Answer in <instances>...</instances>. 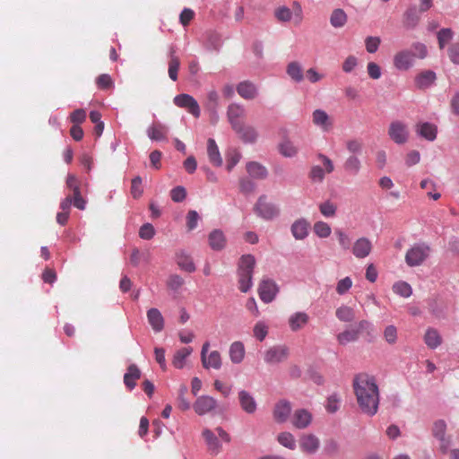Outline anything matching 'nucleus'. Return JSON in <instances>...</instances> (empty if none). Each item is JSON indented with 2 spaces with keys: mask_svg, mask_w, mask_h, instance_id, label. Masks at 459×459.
Segmentation results:
<instances>
[{
  "mask_svg": "<svg viewBox=\"0 0 459 459\" xmlns=\"http://www.w3.org/2000/svg\"><path fill=\"white\" fill-rule=\"evenodd\" d=\"M415 84L419 89H426L430 86V70L420 74L415 79Z\"/></svg>",
  "mask_w": 459,
  "mask_h": 459,
  "instance_id": "3c124183",
  "label": "nucleus"
},
{
  "mask_svg": "<svg viewBox=\"0 0 459 459\" xmlns=\"http://www.w3.org/2000/svg\"><path fill=\"white\" fill-rule=\"evenodd\" d=\"M352 287V280L351 277L347 276L343 279H341L336 285V292L339 295H344L347 293L350 289Z\"/></svg>",
  "mask_w": 459,
  "mask_h": 459,
  "instance_id": "4d7b16f0",
  "label": "nucleus"
},
{
  "mask_svg": "<svg viewBox=\"0 0 459 459\" xmlns=\"http://www.w3.org/2000/svg\"><path fill=\"white\" fill-rule=\"evenodd\" d=\"M299 446L304 453L314 455L320 447V440L314 434L303 435L300 437Z\"/></svg>",
  "mask_w": 459,
  "mask_h": 459,
  "instance_id": "2eb2a0df",
  "label": "nucleus"
},
{
  "mask_svg": "<svg viewBox=\"0 0 459 459\" xmlns=\"http://www.w3.org/2000/svg\"><path fill=\"white\" fill-rule=\"evenodd\" d=\"M335 316L340 321L350 323L355 319V311L352 307L342 305L336 309Z\"/></svg>",
  "mask_w": 459,
  "mask_h": 459,
  "instance_id": "4c0bfd02",
  "label": "nucleus"
},
{
  "mask_svg": "<svg viewBox=\"0 0 459 459\" xmlns=\"http://www.w3.org/2000/svg\"><path fill=\"white\" fill-rule=\"evenodd\" d=\"M358 339L359 334L355 328L347 329L337 335V340L342 345H346L349 342H356Z\"/></svg>",
  "mask_w": 459,
  "mask_h": 459,
  "instance_id": "79ce46f5",
  "label": "nucleus"
},
{
  "mask_svg": "<svg viewBox=\"0 0 459 459\" xmlns=\"http://www.w3.org/2000/svg\"><path fill=\"white\" fill-rule=\"evenodd\" d=\"M218 406V402L212 396L201 395L193 404V409L199 416L212 412Z\"/></svg>",
  "mask_w": 459,
  "mask_h": 459,
  "instance_id": "f8f14e48",
  "label": "nucleus"
},
{
  "mask_svg": "<svg viewBox=\"0 0 459 459\" xmlns=\"http://www.w3.org/2000/svg\"><path fill=\"white\" fill-rule=\"evenodd\" d=\"M254 211L259 218L264 221H273L280 215V208L278 205L268 202L265 195H262L258 197Z\"/></svg>",
  "mask_w": 459,
  "mask_h": 459,
  "instance_id": "20e7f679",
  "label": "nucleus"
},
{
  "mask_svg": "<svg viewBox=\"0 0 459 459\" xmlns=\"http://www.w3.org/2000/svg\"><path fill=\"white\" fill-rule=\"evenodd\" d=\"M393 290L395 294L403 297L409 298L412 294V289L406 281H397L393 285Z\"/></svg>",
  "mask_w": 459,
  "mask_h": 459,
  "instance_id": "37998d69",
  "label": "nucleus"
},
{
  "mask_svg": "<svg viewBox=\"0 0 459 459\" xmlns=\"http://www.w3.org/2000/svg\"><path fill=\"white\" fill-rule=\"evenodd\" d=\"M278 442L290 450H294L296 448V441L293 435L290 432H281L278 435L277 437Z\"/></svg>",
  "mask_w": 459,
  "mask_h": 459,
  "instance_id": "49530a36",
  "label": "nucleus"
},
{
  "mask_svg": "<svg viewBox=\"0 0 459 459\" xmlns=\"http://www.w3.org/2000/svg\"><path fill=\"white\" fill-rule=\"evenodd\" d=\"M290 412V403L287 400H281L274 406L273 417L277 422L283 423L289 419Z\"/></svg>",
  "mask_w": 459,
  "mask_h": 459,
  "instance_id": "5701e85b",
  "label": "nucleus"
},
{
  "mask_svg": "<svg viewBox=\"0 0 459 459\" xmlns=\"http://www.w3.org/2000/svg\"><path fill=\"white\" fill-rule=\"evenodd\" d=\"M384 338L389 344H394L397 340V329L394 325H390L385 328Z\"/></svg>",
  "mask_w": 459,
  "mask_h": 459,
  "instance_id": "0e129e2a",
  "label": "nucleus"
},
{
  "mask_svg": "<svg viewBox=\"0 0 459 459\" xmlns=\"http://www.w3.org/2000/svg\"><path fill=\"white\" fill-rule=\"evenodd\" d=\"M245 143H255L258 133L256 129L251 126H245L244 123L238 126V128L233 129Z\"/></svg>",
  "mask_w": 459,
  "mask_h": 459,
  "instance_id": "b1692460",
  "label": "nucleus"
},
{
  "mask_svg": "<svg viewBox=\"0 0 459 459\" xmlns=\"http://www.w3.org/2000/svg\"><path fill=\"white\" fill-rule=\"evenodd\" d=\"M207 154L209 160L216 167L222 165V158L221 156L218 145L214 139L209 138L207 141Z\"/></svg>",
  "mask_w": 459,
  "mask_h": 459,
  "instance_id": "7c9ffc66",
  "label": "nucleus"
},
{
  "mask_svg": "<svg viewBox=\"0 0 459 459\" xmlns=\"http://www.w3.org/2000/svg\"><path fill=\"white\" fill-rule=\"evenodd\" d=\"M180 66V61L178 56H174V51H170V60L169 62V76L176 82L178 80V72Z\"/></svg>",
  "mask_w": 459,
  "mask_h": 459,
  "instance_id": "c03bdc74",
  "label": "nucleus"
},
{
  "mask_svg": "<svg viewBox=\"0 0 459 459\" xmlns=\"http://www.w3.org/2000/svg\"><path fill=\"white\" fill-rule=\"evenodd\" d=\"M313 230H314L315 234L321 238H328L332 232L330 225L328 223H326L325 221H316L314 224Z\"/></svg>",
  "mask_w": 459,
  "mask_h": 459,
  "instance_id": "a18cd8bd",
  "label": "nucleus"
},
{
  "mask_svg": "<svg viewBox=\"0 0 459 459\" xmlns=\"http://www.w3.org/2000/svg\"><path fill=\"white\" fill-rule=\"evenodd\" d=\"M430 8V0H420V5L411 4L403 14V24L406 30H414L421 15Z\"/></svg>",
  "mask_w": 459,
  "mask_h": 459,
  "instance_id": "7ed1b4c3",
  "label": "nucleus"
},
{
  "mask_svg": "<svg viewBox=\"0 0 459 459\" xmlns=\"http://www.w3.org/2000/svg\"><path fill=\"white\" fill-rule=\"evenodd\" d=\"M238 402L241 409L247 414H253L257 410V403L255 397L246 390L238 392Z\"/></svg>",
  "mask_w": 459,
  "mask_h": 459,
  "instance_id": "dca6fc26",
  "label": "nucleus"
},
{
  "mask_svg": "<svg viewBox=\"0 0 459 459\" xmlns=\"http://www.w3.org/2000/svg\"><path fill=\"white\" fill-rule=\"evenodd\" d=\"M279 152L285 158L295 157L299 152V148L290 138L284 137L278 144Z\"/></svg>",
  "mask_w": 459,
  "mask_h": 459,
  "instance_id": "2f4dec72",
  "label": "nucleus"
},
{
  "mask_svg": "<svg viewBox=\"0 0 459 459\" xmlns=\"http://www.w3.org/2000/svg\"><path fill=\"white\" fill-rule=\"evenodd\" d=\"M309 227V222L305 218H300L291 224L290 232L296 240H303L308 236Z\"/></svg>",
  "mask_w": 459,
  "mask_h": 459,
  "instance_id": "f3484780",
  "label": "nucleus"
},
{
  "mask_svg": "<svg viewBox=\"0 0 459 459\" xmlns=\"http://www.w3.org/2000/svg\"><path fill=\"white\" fill-rule=\"evenodd\" d=\"M202 363L205 368H212L214 369H220L221 368V359L220 352L217 351H212L208 357H205V360L202 361Z\"/></svg>",
  "mask_w": 459,
  "mask_h": 459,
  "instance_id": "ea45409f",
  "label": "nucleus"
},
{
  "mask_svg": "<svg viewBox=\"0 0 459 459\" xmlns=\"http://www.w3.org/2000/svg\"><path fill=\"white\" fill-rule=\"evenodd\" d=\"M186 197V190L182 186H178L171 189L170 191V198L175 203H181Z\"/></svg>",
  "mask_w": 459,
  "mask_h": 459,
  "instance_id": "6e6d98bb",
  "label": "nucleus"
},
{
  "mask_svg": "<svg viewBox=\"0 0 459 459\" xmlns=\"http://www.w3.org/2000/svg\"><path fill=\"white\" fill-rule=\"evenodd\" d=\"M203 437L204 438L205 444L209 453L212 455H217L221 451V443L216 435L209 429L203 430Z\"/></svg>",
  "mask_w": 459,
  "mask_h": 459,
  "instance_id": "aec40b11",
  "label": "nucleus"
},
{
  "mask_svg": "<svg viewBox=\"0 0 459 459\" xmlns=\"http://www.w3.org/2000/svg\"><path fill=\"white\" fill-rule=\"evenodd\" d=\"M308 321V316L305 312H296L289 318V325L293 332L302 328Z\"/></svg>",
  "mask_w": 459,
  "mask_h": 459,
  "instance_id": "c9c22d12",
  "label": "nucleus"
},
{
  "mask_svg": "<svg viewBox=\"0 0 459 459\" xmlns=\"http://www.w3.org/2000/svg\"><path fill=\"white\" fill-rule=\"evenodd\" d=\"M191 347H184L176 351L172 364L176 368L181 369L184 368L186 358L192 353Z\"/></svg>",
  "mask_w": 459,
  "mask_h": 459,
  "instance_id": "e433bc0d",
  "label": "nucleus"
},
{
  "mask_svg": "<svg viewBox=\"0 0 459 459\" xmlns=\"http://www.w3.org/2000/svg\"><path fill=\"white\" fill-rule=\"evenodd\" d=\"M66 187L69 188L74 196L81 195L80 184L77 178L73 174H68L66 178Z\"/></svg>",
  "mask_w": 459,
  "mask_h": 459,
  "instance_id": "bf43d9fd",
  "label": "nucleus"
},
{
  "mask_svg": "<svg viewBox=\"0 0 459 459\" xmlns=\"http://www.w3.org/2000/svg\"><path fill=\"white\" fill-rule=\"evenodd\" d=\"M353 389L361 411L372 417L377 414L379 405V390L373 377L359 374L353 379Z\"/></svg>",
  "mask_w": 459,
  "mask_h": 459,
  "instance_id": "f257e3e1",
  "label": "nucleus"
},
{
  "mask_svg": "<svg viewBox=\"0 0 459 459\" xmlns=\"http://www.w3.org/2000/svg\"><path fill=\"white\" fill-rule=\"evenodd\" d=\"M204 107L207 110V112L216 113V110L220 108V95L219 92L212 89L207 91Z\"/></svg>",
  "mask_w": 459,
  "mask_h": 459,
  "instance_id": "c756f323",
  "label": "nucleus"
},
{
  "mask_svg": "<svg viewBox=\"0 0 459 459\" xmlns=\"http://www.w3.org/2000/svg\"><path fill=\"white\" fill-rule=\"evenodd\" d=\"M313 123L324 131H328L333 123L328 114L323 109H316L312 114Z\"/></svg>",
  "mask_w": 459,
  "mask_h": 459,
  "instance_id": "c85d7f7f",
  "label": "nucleus"
},
{
  "mask_svg": "<svg viewBox=\"0 0 459 459\" xmlns=\"http://www.w3.org/2000/svg\"><path fill=\"white\" fill-rule=\"evenodd\" d=\"M237 92L245 100H254L258 96V89L250 81L240 82L236 87Z\"/></svg>",
  "mask_w": 459,
  "mask_h": 459,
  "instance_id": "4be33fe9",
  "label": "nucleus"
},
{
  "mask_svg": "<svg viewBox=\"0 0 459 459\" xmlns=\"http://www.w3.org/2000/svg\"><path fill=\"white\" fill-rule=\"evenodd\" d=\"M200 216L196 211L191 210L186 215V226L188 230H193L197 227Z\"/></svg>",
  "mask_w": 459,
  "mask_h": 459,
  "instance_id": "774afa93",
  "label": "nucleus"
},
{
  "mask_svg": "<svg viewBox=\"0 0 459 459\" xmlns=\"http://www.w3.org/2000/svg\"><path fill=\"white\" fill-rule=\"evenodd\" d=\"M187 393V386L181 385L178 390V408L182 411H187L191 408V403L186 398V394Z\"/></svg>",
  "mask_w": 459,
  "mask_h": 459,
  "instance_id": "09e8293b",
  "label": "nucleus"
},
{
  "mask_svg": "<svg viewBox=\"0 0 459 459\" xmlns=\"http://www.w3.org/2000/svg\"><path fill=\"white\" fill-rule=\"evenodd\" d=\"M343 169L350 176H357L361 169V161L356 155H350L343 162Z\"/></svg>",
  "mask_w": 459,
  "mask_h": 459,
  "instance_id": "72a5a7b5",
  "label": "nucleus"
},
{
  "mask_svg": "<svg viewBox=\"0 0 459 459\" xmlns=\"http://www.w3.org/2000/svg\"><path fill=\"white\" fill-rule=\"evenodd\" d=\"M355 330L358 331V334L359 335L361 333H367L368 335H373L374 333V325L371 322L368 320H361L358 323L357 326L354 327Z\"/></svg>",
  "mask_w": 459,
  "mask_h": 459,
  "instance_id": "69168bd1",
  "label": "nucleus"
},
{
  "mask_svg": "<svg viewBox=\"0 0 459 459\" xmlns=\"http://www.w3.org/2000/svg\"><path fill=\"white\" fill-rule=\"evenodd\" d=\"M155 235L154 227L151 223H144L139 230V237L143 239H152Z\"/></svg>",
  "mask_w": 459,
  "mask_h": 459,
  "instance_id": "e2e57ef3",
  "label": "nucleus"
},
{
  "mask_svg": "<svg viewBox=\"0 0 459 459\" xmlns=\"http://www.w3.org/2000/svg\"><path fill=\"white\" fill-rule=\"evenodd\" d=\"M209 246L214 251L222 250L226 246V238L222 230H213L208 237Z\"/></svg>",
  "mask_w": 459,
  "mask_h": 459,
  "instance_id": "bb28decb",
  "label": "nucleus"
},
{
  "mask_svg": "<svg viewBox=\"0 0 459 459\" xmlns=\"http://www.w3.org/2000/svg\"><path fill=\"white\" fill-rule=\"evenodd\" d=\"M254 335L255 337L259 340L260 342L264 341L268 333V327L267 325L262 322L259 321L255 324L254 326Z\"/></svg>",
  "mask_w": 459,
  "mask_h": 459,
  "instance_id": "052dcab7",
  "label": "nucleus"
},
{
  "mask_svg": "<svg viewBox=\"0 0 459 459\" xmlns=\"http://www.w3.org/2000/svg\"><path fill=\"white\" fill-rule=\"evenodd\" d=\"M147 319L155 333H160L164 328V317L158 308L152 307L147 311Z\"/></svg>",
  "mask_w": 459,
  "mask_h": 459,
  "instance_id": "393cba45",
  "label": "nucleus"
},
{
  "mask_svg": "<svg viewBox=\"0 0 459 459\" xmlns=\"http://www.w3.org/2000/svg\"><path fill=\"white\" fill-rule=\"evenodd\" d=\"M177 264L178 267L187 273H194L196 269L192 258L185 251L177 254Z\"/></svg>",
  "mask_w": 459,
  "mask_h": 459,
  "instance_id": "f704fd0d",
  "label": "nucleus"
},
{
  "mask_svg": "<svg viewBox=\"0 0 459 459\" xmlns=\"http://www.w3.org/2000/svg\"><path fill=\"white\" fill-rule=\"evenodd\" d=\"M255 266V258L253 255H243L238 264L237 274L238 288L241 292H247L253 286V273Z\"/></svg>",
  "mask_w": 459,
  "mask_h": 459,
  "instance_id": "f03ea898",
  "label": "nucleus"
},
{
  "mask_svg": "<svg viewBox=\"0 0 459 459\" xmlns=\"http://www.w3.org/2000/svg\"><path fill=\"white\" fill-rule=\"evenodd\" d=\"M347 22V15L342 9H335L330 17V23L334 28H342Z\"/></svg>",
  "mask_w": 459,
  "mask_h": 459,
  "instance_id": "a19ab883",
  "label": "nucleus"
},
{
  "mask_svg": "<svg viewBox=\"0 0 459 459\" xmlns=\"http://www.w3.org/2000/svg\"><path fill=\"white\" fill-rule=\"evenodd\" d=\"M278 291L277 284L270 279L262 280L258 287L259 298L265 304L271 303L275 299Z\"/></svg>",
  "mask_w": 459,
  "mask_h": 459,
  "instance_id": "9b49d317",
  "label": "nucleus"
},
{
  "mask_svg": "<svg viewBox=\"0 0 459 459\" xmlns=\"http://www.w3.org/2000/svg\"><path fill=\"white\" fill-rule=\"evenodd\" d=\"M371 250L372 243L365 237L358 238L352 247V254L359 259L367 257L371 253Z\"/></svg>",
  "mask_w": 459,
  "mask_h": 459,
  "instance_id": "a211bd4d",
  "label": "nucleus"
},
{
  "mask_svg": "<svg viewBox=\"0 0 459 459\" xmlns=\"http://www.w3.org/2000/svg\"><path fill=\"white\" fill-rule=\"evenodd\" d=\"M248 175L255 179H265L268 176L267 169L257 161H249L246 165Z\"/></svg>",
  "mask_w": 459,
  "mask_h": 459,
  "instance_id": "a878e982",
  "label": "nucleus"
},
{
  "mask_svg": "<svg viewBox=\"0 0 459 459\" xmlns=\"http://www.w3.org/2000/svg\"><path fill=\"white\" fill-rule=\"evenodd\" d=\"M286 72L296 82H300L304 78L302 67L298 62H290L287 66Z\"/></svg>",
  "mask_w": 459,
  "mask_h": 459,
  "instance_id": "58836bf2",
  "label": "nucleus"
},
{
  "mask_svg": "<svg viewBox=\"0 0 459 459\" xmlns=\"http://www.w3.org/2000/svg\"><path fill=\"white\" fill-rule=\"evenodd\" d=\"M289 356V349L285 345H274L264 351V360L266 364H278Z\"/></svg>",
  "mask_w": 459,
  "mask_h": 459,
  "instance_id": "9d476101",
  "label": "nucleus"
},
{
  "mask_svg": "<svg viewBox=\"0 0 459 459\" xmlns=\"http://www.w3.org/2000/svg\"><path fill=\"white\" fill-rule=\"evenodd\" d=\"M184 282L185 281L180 275L171 274L168 279L167 285L171 290L177 292L183 286Z\"/></svg>",
  "mask_w": 459,
  "mask_h": 459,
  "instance_id": "5fc2aeb1",
  "label": "nucleus"
},
{
  "mask_svg": "<svg viewBox=\"0 0 459 459\" xmlns=\"http://www.w3.org/2000/svg\"><path fill=\"white\" fill-rule=\"evenodd\" d=\"M453 35L454 33L452 30L449 28L441 29L437 32V38L438 41V46L441 49H443L451 41V39H453Z\"/></svg>",
  "mask_w": 459,
  "mask_h": 459,
  "instance_id": "de8ad7c7",
  "label": "nucleus"
},
{
  "mask_svg": "<svg viewBox=\"0 0 459 459\" xmlns=\"http://www.w3.org/2000/svg\"><path fill=\"white\" fill-rule=\"evenodd\" d=\"M394 65L400 71H407L413 65V54L409 50H402L394 56Z\"/></svg>",
  "mask_w": 459,
  "mask_h": 459,
  "instance_id": "4468645a",
  "label": "nucleus"
},
{
  "mask_svg": "<svg viewBox=\"0 0 459 459\" xmlns=\"http://www.w3.org/2000/svg\"><path fill=\"white\" fill-rule=\"evenodd\" d=\"M142 183L143 179L140 176H136L132 179L131 194L134 199L139 198L143 193Z\"/></svg>",
  "mask_w": 459,
  "mask_h": 459,
  "instance_id": "603ef678",
  "label": "nucleus"
},
{
  "mask_svg": "<svg viewBox=\"0 0 459 459\" xmlns=\"http://www.w3.org/2000/svg\"><path fill=\"white\" fill-rule=\"evenodd\" d=\"M245 115L246 109L243 105L238 103H231L229 105L227 109V117L232 129L238 128V126L243 123L241 118L244 117Z\"/></svg>",
  "mask_w": 459,
  "mask_h": 459,
  "instance_id": "ddd939ff",
  "label": "nucleus"
},
{
  "mask_svg": "<svg viewBox=\"0 0 459 459\" xmlns=\"http://www.w3.org/2000/svg\"><path fill=\"white\" fill-rule=\"evenodd\" d=\"M334 233L338 238V242L341 247L343 250L350 249L351 246V238H350V236L341 229H336Z\"/></svg>",
  "mask_w": 459,
  "mask_h": 459,
  "instance_id": "8fccbe9b",
  "label": "nucleus"
},
{
  "mask_svg": "<svg viewBox=\"0 0 459 459\" xmlns=\"http://www.w3.org/2000/svg\"><path fill=\"white\" fill-rule=\"evenodd\" d=\"M388 135L396 144H404L409 139V129L405 123L395 120L388 128Z\"/></svg>",
  "mask_w": 459,
  "mask_h": 459,
  "instance_id": "6e6552de",
  "label": "nucleus"
},
{
  "mask_svg": "<svg viewBox=\"0 0 459 459\" xmlns=\"http://www.w3.org/2000/svg\"><path fill=\"white\" fill-rule=\"evenodd\" d=\"M245 346L242 342L236 341L233 342L229 350V355L231 362L233 364H239L243 361L245 358Z\"/></svg>",
  "mask_w": 459,
  "mask_h": 459,
  "instance_id": "cd10ccee",
  "label": "nucleus"
},
{
  "mask_svg": "<svg viewBox=\"0 0 459 459\" xmlns=\"http://www.w3.org/2000/svg\"><path fill=\"white\" fill-rule=\"evenodd\" d=\"M141 377V371L135 364H131L127 372L124 375V384L131 391L135 385V380L139 379Z\"/></svg>",
  "mask_w": 459,
  "mask_h": 459,
  "instance_id": "473e14b6",
  "label": "nucleus"
},
{
  "mask_svg": "<svg viewBox=\"0 0 459 459\" xmlns=\"http://www.w3.org/2000/svg\"><path fill=\"white\" fill-rule=\"evenodd\" d=\"M316 157L322 162L324 169L318 165L312 166L309 171V178L313 182L321 183L325 179V173L330 174L334 170V165L332 160L323 153H318Z\"/></svg>",
  "mask_w": 459,
  "mask_h": 459,
  "instance_id": "423d86ee",
  "label": "nucleus"
},
{
  "mask_svg": "<svg viewBox=\"0 0 459 459\" xmlns=\"http://www.w3.org/2000/svg\"><path fill=\"white\" fill-rule=\"evenodd\" d=\"M312 421V414L306 409H298L294 411L291 423L299 429H306Z\"/></svg>",
  "mask_w": 459,
  "mask_h": 459,
  "instance_id": "412c9836",
  "label": "nucleus"
},
{
  "mask_svg": "<svg viewBox=\"0 0 459 459\" xmlns=\"http://www.w3.org/2000/svg\"><path fill=\"white\" fill-rule=\"evenodd\" d=\"M173 102L178 108H186L188 113L194 116L195 118H198L201 115V109L198 102L193 96L189 94H178L174 98Z\"/></svg>",
  "mask_w": 459,
  "mask_h": 459,
  "instance_id": "1a4fd4ad",
  "label": "nucleus"
},
{
  "mask_svg": "<svg viewBox=\"0 0 459 459\" xmlns=\"http://www.w3.org/2000/svg\"><path fill=\"white\" fill-rule=\"evenodd\" d=\"M380 39L378 37L369 36L365 39L366 49L368 53L373 54L377 51L380 45Z\"/></svg>",
  "mask_w": 459,
  "mask_h": 459,
  "instance_id": "338daca9",
  "label": "nucleus"
},
{
  "mask_svg": "<svg viewBox=\"0 0 459 459\" xmlns=\"http://www.w3.org/2000/svg\"><path fill=\"white\" fill-rule=\"evenodd\" d=\"M336 205L330 201L319 204V211L325 217H333L336 213Z\"/></svg>",
  "mask_w": 459,
  "mask_h": 459,
  "instance_id": "864d4df0",
  "label": "nucleus"
},
{
  "mask_svg": "<svg viewBox=\"0 0 459 459\" xmlns=\"http://www.w3.org/2000/svg\"><path fill=\"white\" fill-rule=\"evenodd\" d=\"M446 423L443 420L435 421L432 427V436L438 441V450L446 455L452 445V437L446 434Z\"/></svg>",
  "mask_w": 459,
  "mask_h": 459,
  "instance_id": "39448f33",
  "label": "nucleus"
},
{
  "mask_svg": "<svg viewBox=\"0 0 459 459\" xmlns=\"http://www.w3.org/2000/svg\"><path fill=\"white\" fill-rule=\"evenodd\" d=\"M346 148L351 155L361 154L363 144L362 142L358 139H351L346 143Z\"/></svg>",
  "mask_w": 459,
  "mask_h": 459,
  "instance_id": "13d9d810",
  "label": "nucleus"
},
{
  "mask_svg": "<svg viewBox=\"0 0 459 459\" xmlns=\"http://www.w3.org/2000/svg\"><path fill=\"white\" fill-rule=\"evenodd\" d=\"M255 184L247 178H239V189L244 195H249L255 191Z\"/></svg>",
  "mask_w": 459,
  "mask_h": 459,
  "instance_id": "680f3d73",
  "label": "nucleus"
},
{
  "mask_svg": "<svg viewBox=\"0 0 459 459\" xmlns=\"http://www.w3.org/2000/svg\"><path fill=\"white\" fill-rule=\"evenodd\" d=\"M429 253L428 246L417 244L407 251L405 262L409 266H418L428 257Z\"/></svg>",
  "mask_w": 459,
  "mask_h": 459,
  "instance_id": "0eeeda50",
  "label": "nucleus"
},
{
  "mask_svg": "<svg viewBox=\"0 0 459 459\" xmlns=\"http://www.w3.org/2000/svg\"><path fill=\"white\" fill-rule=\"evenodd\" d=\"M168 133L169 127L160 122L152 124L146 130L147 136L156 142L165 141Z\"/></svg>",
  "mask_w": 459,
  "mask_h": 459,
  "instance_id": "6ab92c4d",
  "label": "nucleus"
}]
</instances>
